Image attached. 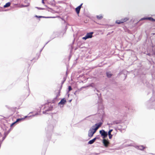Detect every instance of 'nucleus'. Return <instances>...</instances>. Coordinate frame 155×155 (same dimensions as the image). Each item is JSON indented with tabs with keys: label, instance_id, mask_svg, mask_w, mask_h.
<instances>
[{
	"label": "nucleus",
	"instance_id": "f257e3e1",
	"mask_svg": "<svg viewBox=\"0 0 155 155\" xmlns=\"http://www.w3.org/2000/svg\"><path fill=\"white\" fill-rule=\"evenodd\" d=\"M129 20V18H125L121 19L120 20H117L116 21V23L117 24H120L124 23Z\"/></svg>",
	"mask_w": 155,
	"mask_h": 155
},
{
	"label": "nucleus",
	"instance_id": "f03ea898",
	"mask_svg": "<svg viewBox=\"0 0 155 155\" xmlns=\"http://www.w3.org/2000/svg\"><path fill=\"white\" fill-rule=\"evenodd\" d=\"M93 34V32L87 33L86 35L82 38L83 39L86 40L87 38H91L93 36L92 35Z\"/></svg>",
	"mask_w": 155,
	"mask_h": 155
},
{
	"label": "nucleus",
	"instance_id": "7ed1b4c3",
	"mask_svg": "<svg viewBox=\"0 0 155 155\" xmlns=\"http://www.w3.org/2000/svg\"><path fill=\"white\" fill-rule=\"evenodd\" d=\"M100 133L101 134L102 136H103V138H104L106 137L107 135V132H106L103 130H100Z\"/></svg>",
	"mask_w": 155,
	"mask_h": 155
},
{
	"label": "nucleus",
	"instance_id": "20e7f679",
	"mask_svg": "<svg viewBox=\"0 0 155 155\" xmlns=\"http://www.w3.org/2000/svg\"><path fill=\"white\" fill-rule=\"evenodd\" d=\"M149 20L152 21H155V19H153V18L150 17H145L142 18L140 20Z\"/></svg>",
	"mask_w": 155,
	"mask_h": 155
},
{
	"label": "nucleus",
	"instance_id": "39448f33",
	"mask_svg": "<svg viewBox=\"0 0 155 155\" xmlns=\"http://www.w3.org/2000/svg\"><path fill=\"white\" fill-rule=\"evenodd\" d=\"M94 133L93 132V130L90 129L88 132V136L90 137H92Z\"/></svg>",
	"mask_w": 155,
	"mask_h": 155
},
{
	"label": "nucleus",
	"instance_id": "423d86ee",
	"mask_svg": "<svg viewBox=\"0 0 155 155\" xmlns=\"http://www.w3.org/2000/svg\"><path fill=\"white\" fill-rule=\"evenodd\" d=\"M82 4H81L79 6H78V7L77 8H76L75 10H76V11L77 14H78L79 13L80 9L81 7Z\"/></svg>",
	"mask_w": 155,
	"mask_h": 155
},
{
	"label": "nucleus",
	"instance_id": "0eeeda50",
	"mask_svg": "<svg viewBox=\"0 0 155 155\" xmlns=\"http://www.w3.org/2000/svg\"><path fill=\"white\" fill-rule=\"evenodd\" d=\"M66 102V99L64 98L61 99L60 101L58 103V104H64Z\"/></svg>",
	"mask_w": 155,
	"mask_h": 155
},
{
	"label": "nucleus",
	"instance_id": "6e6552de",
	"mask_svg": "<svg viewBox=\"0 0 155 155\" xmlns=\"http://www.w3.org/2000/svg\"><path fill=\"white\" fill-rule=\"evenodd\" d=\"M122 121L121 120H117L113 121L111 123V125H114L115 124H119L121 123Z\"/></svg>",
	"mask_w": 155,
	"mask_h": 155
},
{
	"label": "nucleus",
	"instance_id": "1a4fd4ad",
	"mask_svg": "<svg viewBox=\"0 0 155 155\" xmlns=\"http://www.w3.org/2000/svg\"><path fill=\"white\" fill-rule=\"evenodd\" d=\"M103 143L105 147H107L109 144V142L106 139H104L103 140Z\"/></svg>",
	"mask_w": 155,
	"mask_h": 155
},
{
	"label": "nucleus",
	"instance_id": "9d476101",
	"mask_svg": "<svg viewBox=\"0 0 155 155\" xmlns=\"http://www.w3.org/2000/svg\"><path fill=\"white\" fill-rule=\"evenodd\" d=\"M113 131V130L111 129L108 132V134L109 135V139H111L112 137V135L111 134V133Z\"/></svg>",
	"mask_w": 155,
	"mask_h": 155
},
{
	"label": "nucleus",
	"instance_id": "9b49d317",
	"mask_svg": "<svg viewBox=\"0 0 155 155\" xmlns=\"http://www.w3.org/2000/svg\"><path fill=\"white\" fill-rule=\"evenodd\" d=\"M96 139V138H95L94 139H93L90 140L88 142V143L89 144H92L95 141Z\"/></svg>",
	"mask_w": 155,
	"mask_h": 155
},
{
	"label": "nucleus",
	"instance_id": "f8f14e48",
	"mask_svg": "<svg viewBox=\"0 0 155 155\" xmlns=\"http://www.w3.org/2000/svg\"><path fill=\"white\" fill-rule=\"evenodd\" d=\"M11 4V3L10 2H8L6 3L5 5L4 6V7L5 8L8 7L10 6Z\"/></svg>",
	"mask_w": 155,
	"mask_h": 155
},
{
	"label": "nucleus",
	"instance_id": "ddd939ff",
	"mask_svg": "<svg viewBox=\"0 0 155 155\" xmlns=\"http://www.w3.org/2000/svg\"><path fill=\"white\" fill-rule=\"evenodd\" d=\"M102 124V123H100L98 124H96L95 125L96 126V127L98 129V128L101 126Z\"/></svg>",
	"mask_w": 155,
	"mask_h": 155
},
{
	"label": "nucleus",
	"instance_id": "4468645a",
	"mask_svg": "<svg viewBox=\"0 0 155 155\" xmlns=\"http://www.w3.org/2000/svg\"><path fill=\"white\" fill-rule=\"evenodd\" d=\"M96 17L97 18L98 20H101L103 18V16L101 15H97Z\"/></svg>",
	"mask_w": 155,
	"mask_h": 155
},
{
	"label": "nucleus",
	"instance_id": "2eb2a0df",
	"mask_svg": "<svg viewBox=\"0 0 155 155\" xmlns=\"http://www.w3.org/2000/svg\"><path fill=\"white\" fill-rule=\"evenodd\" d=\"M4 140L3 137L2 136L1 134L0 133V144L1 143V142Z\"/></svg>",
	"mask_w": 155,
	"mask_h": 155
},
{
	"label": "nucleus",
	"instance_id": "dca6fc26",
	"mask_svg": "<svg viewBox=\"0 0 155 155\" xmlns=\"http://www.w3.org/2000/svg\"><path fill=\"white\" fill-rule=\"evenodd\" d=\"M107 75L108 77L110 78L112 74L110 72H107Z\"/></svg>",
	"mask_w": 155,
	"mask_h": 155
},
{
	"label": "nucleus",
	"instance_id": "f3484780",
	"mask_svg": "<svg viewBox=\"0 0 155 155\" xmlns=\"http://www.w3.org/2000/svg\"><path fill=\"white\" fill-rule=\"evenodd\" d=\"M16 107H12L11 108L10 110H12L13 111V113H14L16 111Z\"/></svg>",
	"mask_w": 155,
	"mask_h": 155
},
{
	"label": "nucleus",
	"instance_id": "a211bd4d",
	"mask_svg": "<svg viewBox=\"0 0 155 155\" xmlns=\"http://www.w3.org/2000/svg\"><path fill=\"white\" fill-rule=\"evenodd\" d=\"M24 119L23 118L18 119H17L15 121H16V122L17 123L19 121H21L23 120Z\"/></svg>",
	"mask_w": 155,
	"mask_h": 155
},
{
	"label": "nucleus",
	"instance_id": "6ab92c4d",
	"mask_svg": "<svg viewBox=\"0 0 155 155\" xmlns=\"http://www.w3.org/2000/svg\"><path fill=\"white\" fill-rule=\"evenodd\" d=\"M92 129L93 130V132L95 133L98 129L96 127L94 129L93 128Z\"/></svg>",
	"mask_w": 155,
	"mask_h": 155
},
{
	"label": "nucleus",
	"instance_id": "aec40b11",
	"mask_svg": "<svg viewBox=\"0 0 155 155\" xmlns=\"http://www.w3.org/2000/svg\"><path fill=\"white\" fill-rule=\"evenodd\" d=\"M92 129L93 130V132L95 133L98 129L96 127L94 129L93 128Z\"/></svg>",
	"mask_w": 155,
	"mask_h": 155
},
{
	"label": "nucleus",
	"instance_id": "412c9836",
	"mask_svg": "<svg viewBox=\"0 0 155 155\" xmlns=\"http://www.w3.org/2000/svg\"><path fill=\"white\" fill-rule=\"evenodd\" d=\"M72 89V88H71V86H69L68 87V91H71V90Z\"/></svg>",
	"mask_w": 155,
	"mask_h": 155
},
{
	"label": "nucleus",
	"instance_id": "4be33fe9",
	"mask_svg": "<svg viewBox=\"0 0 155 155\" xmlns=\"http://www.w3.org/2000/svg\"><path fill=\"white\" fill-rule=\"evenodd\" d=\"M16 123V121H15V122L13 123H12L11 125V127H12L13 125H14Z\"/></svg>",
	"mask_w": 155,
	"mask_h": 155
},
{
	"label": "nucleus",
	"instance_id": "5701e85b",
	"mask_svg": "<svg viewBox=\"0 0 155 155\" xmlns=\"http://www.w3.org/2000/svg\"><path fill=\"white\" fill-rule=\"evenodd\" d=\"M42 3H43V4H44V0H42Z\"/></svg>",
	"mask_w": 155,
	"mask_h": 155
},
{
	"label": "nucleus",
	"instance_id": "b1692460",
	"mask_svg": "<svg viewBox=\"0 0 155 155\" xmlns=\"http://www.w3.org/2000/svg\"><path fill=\"white\" fill-rule=\"evenodd\" d=\"M141 147H142L143 149L144 148V147H143V146H141Z\"/></svg>",
	"mask_w": 155,
	"mask_h": 155
},
{
	"label": "nucleus",
	"instance_id": "393cba45",
	"mask_svg": "<svg viewBox=\"0 0 155 155\" xmlns=\"http://www.w3.org/2000/svg\"><path fill=\"white\" fill-rule=\"evenodd\" d=\"M50 18H54L55 17H51Z\"/></svg>",
	"mask_w": 155,
	"mask_h": 155
},
{
	"label": "nucleus",
	"instance_id": "a878e982",
	"mask_svg": "<svg viewBox=\"0 0 155 155\" xmlns=\"http://www.w3.org/2000/svg\"><path fill=\"white\" fill-rule=\"evenodd\" d=\"M154 34H155V33H153V35H154Z\"/></svg>",
	"mask_w": 155,
	"mask_h": 155
}]
</instances>
